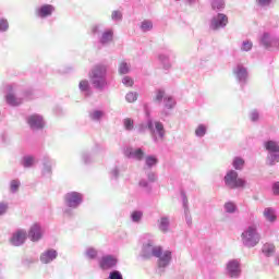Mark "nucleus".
I'll list each match as a JSON object with an SVG mask.
<instances>
[{
  "instance_id": "44",
  "label": "nucleus",
  "mask_w": 279,
  "mask_h": 279,
  "mask_svg": "<svg viewBox=\"0 0 279 279\" xmlns=\"http://www.w3.org/2000/svg\"><path fill=\"white\" fill-rule=\"evenodd\" d=\"M9 210H10V203L5 201L0 202V217L8 215Z\"/></svg>"
},
{
  "instance_id": "39",
  "label": "nucleus",
  "mask_w": 279,
  "mask_h": 279,
  "mask_svg": "<svg viewBox=\"0 0 279 279\" xmlns=\"http://www.w3.org/2000/svg\"><path fill=\"white\" fill-rule=\"evenodd\" d=\"M111 21L113 23H121L123 21V12L119 10H114L111 12Z\"/></svg>"
},
{
  "instance_id": "41",
  "label": "nucleus",
  "mask_w": 279,
  "mask_h": 279,
  "mask_svg": "<svg viewBox=\"0 0 279 279\" xmlns=\"http://www.w3.org/2000/svg\"><path fill=\"white\" fill-rule=\"evenodd\" d=\"M10 29V22L5 17L0 19V34H5Z\"/></svg>"
},
{
  "instance_id": "4",
  "label": "nucleus",
  "mask_w": 279,
  "mask_h": 279,
  "mask_svg": "<svg viewBox=\"0 0 279 279\" xmlns=\"http://www.w3.org/2000/svg\"><path fill=\"white\" fill-rule=\"evenodd\" d=\"M223 183L226 189L230 191H236L238 189H245V186H247V180L239 178V172L234 169H230L226 172Z\"/></svg>"
},
{
  "instance_id": "48",
  "label": "nucleus",
  "mask_w": 279,
  "mask_h": 279,
  "mask_svg": "<svg viewBox=\"0 0 279 279\" xmlns=\"http://www.w3.org/2000/svg\"><path fill=\"white\" fill-rule=\"evenodd\" d=\"M138 184L141 186V189H144V191L146 193H151V185L149 184V182H147V180L142 179V180H140Z\"/></svg>"
},
{
  "instance_id": "40",
  "label": "nucleus",
  "mask_w": 279,
  "mask_h": 279,
  "mask_svg": "<svg viewBox=\"0 0 279 279\" xmlns=\"http://www.w3.org/2000/svg\"><path fill=\"white\" fill-rule=\"evenodd\" d=\"M81 160L84 165H92L93 155L85 150V151L81 153Z\"/></svg>"
},
{
  "instance_id": "31",
  "label": "nucleus",
  "mask_w": 279,
  "mask_h": 279,
  "mask_svg": "<svg viewBox=\"0 0 279 279\" xmlns=\"http://www.w3.org/2000/svg\"><path fill=\"white\" fill-rule=\"evenodd\" d=\"M84 256L88 260H95V259H97V256H99V251H97V248H95L93 246H89V247L85 248Z\"/></svg>"
},
{
  "instance_id": "50",
  "label": "nucleus",
  "mask_w": 279,
  "mask_h": 279,
  "mask_svg": "<svg viewBox=\"0 0 279 279\" xmlns=\"http://www.w3.org/2000/svg\"><path fill=\"white\" fill-rule=\"evenodd\" d=\"M225 210L226 213H229L232 215V213H236V205L232 202H228L225 204Z\"/></svg>"
},
{
  "instance_id": "56",
  "label": "nucleus",
  "mask_w": 279,
  "mask_h": 279,
  "mask_svg": "<svg viewBox=\"0 0 279 279\" xmlns=\"http://www.w3.org/2000/svg\"><path fill=\"white\" fill-rule=\"evenodd\" d=\"M122 84H123L124 86L132 87V86H134V80H132V77H130V76H124V77L122 78Z\"/></svg>"
},
{
  "instance_id": "21",
  "label": "nucleus",
  "mask_w": 279,
  "mask_h": 279,
  "mask_svg": "<svg viewBox=\"0 0 279 279\" xmlns=\"http://www.w3.org/2000/svg\"><path fill=\"white\" fill-rule=\"evenodd\" d=\"M158 230L162 232L163 234H167L169 232V228H171V218L169 216L163 215L158 220Z\"/></svg>"
},
{
  "instance_id": "63",
  "label": "nucleus",
  "mask_w": 279,
  "mask_h": 279,
  "mask_svg": "<svg viewBox=\"0 0 279 279\" xmlns=\"http://www.w3.org/2000/svg\"><path fill=\"white\" fill-rule=\"evenodd\" d=\"M276 265L279 267V255L276 257Z\"/></svg>"
},
{
  "instance_id": "27",
  "label": "nucleus",
  "mask_w": 279,
  "mask_h": 279,
  "mask_svg": "<svg viewBox=\"0 0 279 279\" xmlns=\"http://www.w3.org/2000/svg\"><path fill=\"white\" fill-rule=\"evenodd\" d=\"M231 165L233 167V171H243V169H245V159L241 156H235L233 157Z\"/></svg>"
},
{
  "instance_id": "5",
  "label": "nucleus",
  "mask_w": 279,
  "mask_h": 279,
  "mask_svg": "<svg viewBox=\"0 0 279 279\" xmlns=\"http://www.w3.org/2000/svg\"><path fill=\"white\" fill-rule=\"evenodd\" d=\"M242 245L244 247H256L260 243V233H258V228L256 225L248 226L241 234Z\"/></svg>"
},
{
  "instance_id": "23",
  "label": "nucleus",
  "mask_w": 279,
  "mask_h": 279,
  "mask_svg": "<svg viewBox=\"0 0 279 279\" xmlns=\"http://www.w3.org/2000/svg\"><path fill=\"white\" fill-rule=\"evenodd\" d=\"M125 156H126V158H134L135 160H143V158H145V151H143L142 148H136V149L128 148L125 150Z\"/></svg>"
},
{
  "instance_id": "36",
  "label": "nucleus",
  "mask_w": 279,
  "mask_h": 279,
  "mask_svg": "<svg viewBox=\"0 0 279 279\" xmlns=\"http://www.w3.org/2000/svg\"><path fill=\"white\" fill-rule=\"evenodd\" d=\"M145 165L148 169H151L153 167H156V165H158V158L154 155H148L145 158Z\"/></svg>"
},
{
  "instance_id": "43",
  "label": "nucleus",
  "mask_w": 279,
  "mask_h": 279,
  "mask_svg": "<svg viewBox=\"0 0 279 279\" xmlns=\"http://www.w3.org/2000/svg\"><path fill=\"white\" fill-rule=\"evenodd\" d=\"M264 216L266 217V219L268 221H275L276 220V214L274 211V208H271V207L265 208Z\"/></svg>"
},
{
  "instance_id": "53",
  "label": "nucleus",
  "mask_w": 279,
  "mask_h": 279,
  "mask_svg": "<svg viewBox=\"0 0 279 279\" xmlns=\"http://www.w3.org/2000/svg\"><path fill=\"white\" fill-rule=\"evenodd\" d=\"M250 119L253 123H256L258 119H260V113L258 112V110L254 109L253 111H251Z\"/></svg>"
},
{
  "instance_id": "3",
  "label": "nucleus",
  "mask_w": 279,
  "mask_h": 279,
  "mask_svg": "<svg viewBox=\"0 0 279 279\" xmlns=\"http://www.w3.org/2000/svg\"><path fill=\"white\" fill-rule=\"evenodd\" d=\"M63 215L64 217H73L74 210H77L84 204V194L80 192H68L63 196Z\"/></svg>"
},
{
  "instance_id": "57",
  "label": "nucleus",
  "mask_w": 279,
  "mask_h": 279,
  "mask_svg": "<svg viewBox=\"0 0 279 279\" xmlns=\"http://www.w3.org/2000/svg\"><path fill=\"white\" fill-rule=\"evenodd\" d=\"M0 142H1L3 145H8V143H10V136H8V134L3 133V134L0 136Z\"/></svg>"
},
{
  "instance_id": "47",
  "label": "nucleus",
  "mask_w": 279,
  "mask_h": 279,
  "mask_svg": "<svg viewBox=\"0 0 279 279\" xmlns=\"http://www.w3.org/2000/svg\"><path fill=\"white\" fill-rule=\"evenodd\" d=\"M165 92L163 89H157L156 90V97L154 98V101L156 104H162V99H165Z\"/></svg>"
},
{
  "instance_id": "11",
  "label": "nucleus",
  "mask_w": 279,
  "mask_h": 279,
  "mask_svg": "<svg viewBox=\"0 0 279 279\" xmlns=\"http://www.w3.org/2000/svg\"><path fill=\"white\" fill-rule=\"evenodd\" d=\"M228 27V15L225 13H217L209 21V29L211 32H218V29H225Z\"/></svg>"
},
{
  "instance_id": "12",
  "label": "nucleus",
  "mask_w": 279,
  "mask_h": 279,
  "mask_svg": "<svg viewBox=\"0 0 279 279\" xmlns=\"http://www.w3.org/2000/svg\"><path fill=\"white\" fill-rule=\"evenodd\" d=\"M41 163V175L44 178H51L53 175V167H56V160H53L49 155H43L40 158Z\"/></svg>"
},
{
  "instance_id": "49",
  "label": "nucleus",
  "mask_w": 279,
  "mask_h": 279,
  "mask_svg": "<svg viewBox=\"0 0 279 279\" xmlns=\"http://www.w3.org/2000/svg\"><path fill=\"white\" fill-rule=\"evenodd\" d=\"M254 44L251 40H244L241 45V51H252Z\"/></svg>"
},
{
  "instance_id": "30",
  "label": "nucleus",
  "mask_w": 279,
  "mask_h": 279,
  "mask_svg": "<svg viewBox=\"0 0 279 279\" xmlns=\"http://www.w3.org/2000/svg\"><path fill=\"white\" fill-rule=\"evenodd\" d=\"M262 253L267 258L274 256V254H276V245H274V243H265L262 247Z\"/></svg>"
},
{
  "instance_id": "19",
  "label": "nucleus",
  "mask_w": 279,
  "mask_h": 279,
  "mask_svg": "<svg viewBox=\"0 0 279 279\" xmlns=\"http://www.w3.org/2000/svg\"><path fill=\"white\" fill-rule=\"evenodd\" d=\"M114 40V31L112 28H106L104 32L98 35V43L106 47V45H110Z\"/></svg>"
},
{
  "instance_id": "9",
  "label": "nucleus",
  "mask_w": 279,
  "mask_h": 279,
  "mask_svg": "<svg viewBox=\"0 0 279 279\" xmlns=\"http://www.w3.org/2000/svg\"><path fill=\"white\" fill-rule=\"evenodd\" d=\"M264 148L268 151L267 162L269 167H274L279 162V143L274 140L265 141Z\"/></svg>"
},
{
  "instance_id": "42",
  "label": "nucleus",
  "mask_w": 279,
  "mask_h": 279,
  "mask_svg": "<svg viewBox=\"0 0 279 279\" xmlns=\"http://www.w3.org/2000/svg\"><path fill=\"white\" fill-rule=\"evenodd\" d=\"M104 32V24L102 23H98V24H94L92 26V34L94 36H101V33Z\"/></svg>"
},
{
  "instance_id": "2",
  "label": "nucleus",
  "mask_w": 279,
  "mask_h": 279,
  "mask_svg": "<svg viewBox=\"0 0 279 279\" xmlns=\"http://www.w3.org/2000/svg\"><path fill=\"white\" fill-rule=\"evenodd\" d=\"M89 82L97 90H104L108 86V68L105 64H96L89 71Z\"/></svg>"
},
{
  "instance_id": "14",
  "label": "nucleus",
  "mask_w": 279,
  "mask_h": 279,
  "mask_svg": "<svg viewBox=\"0 0 279 279\" xmlns=\"http://www.w3.org/2000/svg\"><path fill=\"white\" fill-rule=\"evenodd\" d=\"M227 276L232 279L241 277V263L239 259H230L226 266Z\"/></svg>"
},
{
  "instance_id": "15",
  "label": "nucleus",
  "mask_w": 279,
  "mask_h": 279,
  "mask_svg": "<svg viewBox=\"0 0 279 279\" xmlns=\"http://www.w3.org/2000/svg\"><path fill=\"white\" fill-rule=\"evenodd\" d=\"M128 171V163L117 161L113 167L109 170V178L110 180H119L121 178V174L125 173Z\"/></svg>"
},
{
  "instance_id": "55",
  "label": "nucleus",
  "mask_w": 279,
  "mask_h": 279,
  "mask_svg": "<svg viewBox=\"0 0 279 279\" xmlns=\"http://www.w3.org/2000/svg\"><path fill=\"white\" fill-rule=\"evenodd\" d=\"M181 199L183 203V210H189V198L186 197V193L181 192Z\"/></svg>"
},
{
  "instance_id": "8",
  "label": "nucleus",
  "mask_w": 279,
  "mask_h": 279,
  "mask_svg": "<svg viewBox=\"0 0 279 279\" xmlns=\"http://www.w3.org/2000/svg\"><path fill=\"white\" fill-rule=\"evenodd\" d=\"M259 47H263L267 51H274L276 49L279 51V35L269 33V32H264L259 38Z\"/></svg>"
},
{
  "instance_id": "26",
  "label": "nucleus",
  "mask_w": 279,
  "mask_h": 279,
  "mask_svg": "<svg viewBox=\"0 0 279 279\" xmlns=\"http://www.w3.org/2000/svg\"><path fill=\"white\" fill-rule=\"evenodd\" d=\"M88 117L94 123H101V119L106 117V112L100 109H93L88 112Z\"/></svg>"
},
{
  "instance_id": "45",
  "label": "nucleus",
  "mask_w": 279,
  "mask_h": 279,
  "mask_svg": "<svg viewBox=\"0 0 279 279\" xmlns=\"http://www.w3.org/2000/svg\"><path fill=\"white\" fill-rule=\"evenodd\" d=\"M138 99V93L136 92H129L125 95V100L128 101V104H134V101H136Z\"/></svg>"
},
{
  "instance_id": "61",
  "label": "nucleus",
  "mask_w": 279,
  "mask_h": 279,
  "mask_svg": "<svg viewBox=\"0 0 279 279\" xmlns=\"http://www.w3.org/2000/svg\"><path fill=\"white\" fill-rule=\"evenodd\" d=\"M161 116H162V117H169V111L162 110V111H161Z\"/></svg>"
},
{
  "instance_id": "54",
  "label": "nucleus",
  "mask_w": 279,
  "mask_h": 279,
  "mask_svg": "<svg viewBox=\"0 0 279 279\" xmlns=\"http://www.w3.org/2000/svg\"><path fill=\"white\" fill-rule=\"evenodd\" d=\"M274 0H256V4L259 7V8H269V5H271V2Z\"/></svg>"
},
{
  "instance_id": "59",
  "label": "nucleus",
  "mask_w": 279,
  "mask_h": 279,
  "mask_svg": "<svg viewBox=\"0 0 279 279\" xmlns=\"http://www.w3.org/2000/svg\"><path fill=\"white\" fill-rule=\"evenodd\" d=\"M147 179H148L149 182H154L156 180V173L148 172L147 173Z\"/></svg>"
},
{
  "instance_id": "64",
  "label": "nucleus",
  "mask_w": 279,
  "mask_h": 279,
  "mask_svg": "<svg viewBox=\"0 0 279 279\" xmlns=\"http://www.w3.org/2000/svg\"><path fill=\"white\" fill-rule=\"evenodd\" d=\"M174 1H180V0H174Z\"/></svg>"
},
{
  "instance_id": "6",
  "label": "nucleus",
  "mask_w": 279,
  "mask_h": 279,
  "mask_svg": "<svg viewBox=\"0 0 279 279\" xmlns=\"http://www.w3.org/2000/svg\"><path fill=\"white\" fill-rule=\"evenodd\" d=\"M232 75L240 89L245 90V86L250 82V71H247V68L243 63H238L232 68Z\"/></svg>"
},
{
  "instance_id": "62",
  "label": "nucleus",
  "mask_w": 279,
  "mask_h": 279,
  "mask_svg": "<svg viewBox=\"0 0 279 279\" xmlns=\"http://www.w3.org/2000/svg\"><path fill=\"white\" fill-rule=\"evenodd\" d=\"M189 5H193L195 3V0H185Z\"/></svg>"
},
{
  "instance_id": "20",
  "label": "nucleus",
  "mask_w": 279,
  "mask_h": 279,
  "mask_svg": "<svg viewBox=\"0 0 279 279\" xmlns=\"http://www.w3.org/2000/svg\"><path fill=\"white\" fill-rule=\"evenodd\" d=\"M53 12H56V8L52 4H43L37 9V16H39V19H47L51 16Z\"/></svg>"
},
{
  "instance_id": "38",
  "label": "nucleus",
  "mask_w": 279,
  "mask_h": 279,
  "mask_svg": "<svg viewBox=\"0 0 279 279\" xmlns=\"http://www.w3.org/2000/svg\"><path fill=\"white\" fill-rule=\"evenodd\" d=\"M163 106L167 110H173V108H175V99L171 96H166L163 98Z\"/></svg>"
},
{
  "instance_id": "28",
  "label": "nucleus",
  "mask_w": 279,
  "mask_h": 279,
  "mask_svg": "<svg viewBox=\"0 0 279 279\" xmlns=\"http://www.w3.org/2000/svg\"><path fill=\"white\" fill-rule=\"evenodd\" d=\"M21 165L24 167V169H32L34 165H36V158L32 155H25L21 159Z\"/></svg>"
},
{
  "instance_id": "58",
  "label": "nucleus",
  "mask_w": 279,
  "mask_h": 279,
  "mask_svg": "<svg viewBox=\"0 0 279 279\" xmlns=\"http://www.w3.org/2000/svg\"><path fill=\"white\" fill-rule=\"evenodd\" d=\"M145 130H147V122H146V125H145V123H141V124L138 125L137 132H138L140 134H143V132H145Z\"/></svg>"
},
{
  "instance_id": "51",
  "label": "nucleus",
  "mask_w": 279,
  "mask_h": 279,
  "mask_svg": "<svg viewBox=\"0 0 279 279\" xmlns=\"http://www.w3.org/2000/svg\"><path fill=\"white\" fill-rule=\"evenodd\" d=\"M108 279H123V274L119 270H111L109 272Z\"/></svg>"
},
{
  "instance_id": "29",
  "label": "nucleus",
  "mask_w": 279,
  "mask_h": 279,
  "mask_svg": "<svg viewBox=\"0 0 279 279\" xmlns=\"http://www.w3.org/2000/svg\"><path fill=\"white\" fill-rule=\"evenodd\" d=\"M211 10L214 12H223L226 10V0H210Z\"/></svg>"
},
{
  "instance_id": "46",
  "label": "nucleus",
  "mask_w": 279,
  "mask_h": 279,
  "mask_svg": "<svg viewBox=\"0 0 279 279\" xmlns=\"http://www.w3.org/2000/svg\"><path fill=\"white\" fill-rule=\"evenodd\" d=\"M123 125L126 132H132V130H134V120L126 118L123 120Z\"/></svg>"
},
{
  "instance_id": "24",
  "label": "nucleus",
  "mask_w": 279,
  "mask_h": 279,
  "mask_svg": "<svg viewBox=\"0 0 279 279\" xmlns=\"http://www.w3.org/2000/svg\"><path fill=\"white\" fill-rule=\"evenodd\" d=\"M5 102L8 106H12V108H16L23 104V98L17 97L12 93L5 95Z\"/></svg>"
},
{
  "instance_id": "17",
  "label": "nucleus",
  "mask_w": 279,
  "mask_h": 279,
  "mask_svg": "<svg viewBox=\"0 0 279 279\" xmlns=\"http://www.w3.org/2000/svg\"><path fill=\"white\" fill-rule=\"evenodd\" d=\"M117 263L119 260L113 255H105L100 258L98 265L102 271H106L108 269H113V267H117Z\"/></svg>"
},
{
  "instance_id": "25",
  "label": "nucleus",
  "mask_w": 279,
  "mask_h": 279,
  "mask_svg": "<svg viewBox=\"0 0 279 279\" xmlns=\"http://www.w3.org/2000/svg\"><path fill=\"white\" fill-rule=\"evenodd\" d=\"M173 56V50L167 49L166 53H159L158 59L163 64V69L169 70L171 69V63H169V58Z\"/></svg>"
},
{
  "instance_id": "35",
  "label": "nucleus",
  "mask_w": 279,
  "mask_h": 279,
  "mask_svg": "<svg viewBox=\"0 0 279 279\" xmlns=\"http://www.w3.org/2000/svg\"><path fill=\"white\" fill-rule=\"evenodd\" d=\"M130 63L125 62V61H121L119 66H118V73L120 75H128V73H130Z\"/></svg>"
},
{
  "instance_id": "33",
  "label": "nucleus",
  "mask_w": 279,
  "mask_h": 279,
  "mask_svg": "<svg viewBox=\"0 0 279 279\" xmlns=\"http://www.w3.org/2000/svg\"><path fill=\"white\" fill-rule=\"evenodd\" d=\"M208 132V126L206 124H198L195 130V136L197 138H204Z\"/></svg>"
},
{
  "instance_id": "10",
  "label": "nucleus",
  "mask_w": 279,
  "mask_h": 279,
  "mask_svg": "<svg viewBox=\"0 0 279 279\" xmlns=\"http://www.w3.org/2000/svg\"><path fill=\"white\" fill-rule=\"evenodd\" d=\"M26 123L32 132H40V130H45V118L41 114L33 113L27 116Z\"/></svg>"
},
{
  "instance_id": "60",
  "label": "nucleus",
  "mask_w": 279,
  "mask_h": 279,
  "mask_svg": "<svg viewBox=\"0 0 279 279\" xmlns=\"http://www.w3.org/2000/svg\"><path fill=\"white\" fill-rule=\"evenodd\" d=\"M144 110L148 121V119H151V113L149 112V110H147V106H144Z\"/></svg>"
},
{
  "instance_id": "34",
  "label": "nucleus",
  "mask_w": 279,
  "mask_h": 279,
  "mask_svg": "<svg viewBox=\"0 0 279 279\" xmlns=\"http://www.w3.org/2000/svg\"><path fill=\"white\" fill-rule=\"evenodd\" d=\"M19 189H21V180H19V179L11 180L9 183L10 193H12L14 195V194L19 193Z\"/></svg>"
},
{
  "instance_id": "52",
  "label": "nucleus",
  "mask_w": 279,
  "mask_h": 279,
  "mask_svg": "<svg viewBox=\"0 0 279 279\" xmlns=\"http://www.w3.org/2000/svg\"><path fill=\"white\" fill-rule=\"evenodd\" d=\"M185 222L189 227L193 226V217H191V210L184 209Z\"/></svg>"
},
{
  "instance_id": "16",
  "label": "nucleus",
  "mask_w": 279,
  "mask_h": 279,
  "mask_svg": "<svg viewBox=\"0 0 279 279\" xmlns=\"http://www.w3.org/2000/svg\"><path fill=\"white\" fill-rule=\"evenodd\" d=\"M27 236L33 243H38V241L43 239V227L40 223L35 222L33 226H31Z\"/></svg>"
},
{
  "instance_id": "18",
  "label": "nucleus",
  "mask_w": 279,
  "mask_h": 279,
  "mask_svg": "<svg viewBox=\"0 0 279 279\" xmlns=\"http://www.w3.org/2000/svg\"><path fill=\"white\" fill-rule=\"evenodd\" d=\"M56 258H58V251L54 248H48L44 251L39 256L41 265H51Z\"/></svg>"
},
{
  "instance_id": "37",
  "label": "nucleus",
  "mask_w": 279,
  "mask_h": 279,
  "mask_svg": "<svg viewBox=\"0 0 279 279\" xmlns=\"http://www.w3.org/2000/svg\"><path fill=\"white\" fill-rule=\"evenodd\" d=\"M130 217L133 223H141V221H143V211L133 210Z\"/></svg>"
},
{
  "instance_id": "13",
  "label": "nucleus",
  "mask_w": 279,
  "mask_h": 279,
  "mask_svg": "<svg viewBox=\"0 0 279 279\" xmlns=\"http://www.w3.org/2000/svg\"><path fill=\"white\" fill-rule=\"evenodd\" d=\"M27 241V231L25 229H17L15 232L12 233L10 238V243L13 247H21L25 245Z\"/></svg>"
},
{
  "instance_id": "1",
  "label": "nucleus",
  "mask_w": 279,
  "mask_h": 279,
  "mask_svg": "<svg viewBox=\"0 0 279 279\" xmlns=\"http://www.w3.org/2000/svg\"><path fill=\"white\" fill-rule=\"evenodd\" d=\"M140 256L143 260L157 258V271L160 275L165 274L167 267H169L171 260H173V253L170 250H165L160 245H156L154 240L143 242Z\"/></svg>"
},
{
  "instance_id": "22",
  "label": "nucleus",
  "mask_w": 279,
  "mask_h": 279,
  "mask_svg": "<svg viewBox=\"0 0 279 279\" xmlns=\"http://www.w3.org/2000/svg\"><path fill=\"white\" fill-rule=\"evenodd\" d=\"M78 89L84 97H90L93 95V87H90V82H88V80H82L78 83Z\"/></svg>"
},
{
  "instance_id": "7",
  "label": "nucleus",
  "mask_w": 279,
  "mask_h": 279,
  "mask_svg": "<svg viewBox=\"0 0 279 279\" xmlns=\"http://www.w3.org/2000/svg\"><path fill=\"white\" fill-rule=\"evenodd\" d=\"M147 130L149 131L153 142L156 145H158L159 141H165V134L167 131H165V124H162V122L156 121L154 123V120L148 118Z\"/></svg>"
},
{
  "instance_id": "32",
  "label": "nucleus",
  "mask_w": 279,
  "mask_h": 279,
  "mask_svg": "<svg viewBox=\"0 0 279 279\" xmlns=\"http://www.w3.org/2000/svg\"><path fill=\"white\" fill-rule=\"evenodd\" d=\"M140 29L144 34H147V32H151V29H154V23L151 22V20H144L140 25Z\"/></svg>"
}]
</instances>
